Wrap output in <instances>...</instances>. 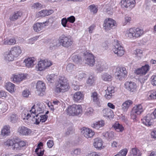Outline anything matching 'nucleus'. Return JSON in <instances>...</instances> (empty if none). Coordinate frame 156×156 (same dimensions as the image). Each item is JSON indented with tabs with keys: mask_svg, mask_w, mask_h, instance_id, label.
<instances>
[{
	"mask_svg": "<svg viewBox=\"0 0 156 156\" xmlns=\"http://www.w3.org/2000/svg\"><path fill=\"white\" fill-rule=\"evenodd\" d=\"M144 111L141 104L136 105L133 107L131 114V118L134 121L136 120L138 115L140 114Z\"/></svg>",
	"mask_w": 156,
	"mask_h": 156,
	"instance_id": "nucleus-7",
	"label": "nucleus"
},
{
	"mask_svg": "<svg viewBox=\"0 0 156 156\" xmlns=\"http://www.w3.org/2000/svg\"><path fill=\"white\" fill-rule=\"evenodd\" d=\"M112 75L107 73H104L101 75V79L104 81H110L112 80Z\"/></svg>",
	"mask_w": 156,
	"mask_h": 156,
	"instance_id": "nucleus-37",
	"label": "nucleus"
},
{
	"mask_svg": "<svg viewBox=\"0 0 156 156\" xmlns=\"http://www.w3.org/2000/svg\"><path fill=\"white\" fill-rule=\"evenodd\" d=\"M14 146L13 147V149L14 150H20V147L19 146V144L18 142V140L16 139L15 141L14 144Z\"/></svg>",
	"mask_w": 156,
	"mask_h": 156,
	"instance_id": "nucleus-59",
	"label": "nucleus"
},
{
	"mask_svg": "<svg viewBox=\"0 0 156 156\" xmlns=\"http://www.w3.org/2000/svg\"><path fill=\"white\" fill-rule=\"evenodd\" d=\"M22 13L21 12L17 11L15 12L12 15L10 16L9 19L12 21H14L18 19L22 16Z\"/></svg>",
	"mask_w": 156,
	"mask_h": 156,
	"instance_id": "nucleus-36",
	"label": "nucleus"
},
{
	"mask_svg": "<svg viewBox=\"0 0 156 156\" xmlns=\"http://www.w3.org/2000/svg\"><path fill=\"white\" fill-rule=\"evenodd\" d=\"M15 140H15V139H13L8 140L6 141V143L9 146H12L14 145Z\"/></svg>",
	"mask_w": 156,
	"mask_h": 156,
	"instance_id": "nucleus-57",
	"label": "nucleus"
},
{
	"mask_svg": "<svg viewBox=\"0 0 156 156\" xmlns=\"http://www.w3.org/2000/svg\"><path fill=\"white\" fill-rule=\"evenodd\" d=\"M102 113L104 116L109 117L112 115L113 112L111 109L107 108L103 110Z\"/></svg>",
	"mask_w": 156,
	"mask_h": 156,
	"instance_id": "nucleus-39",
	"label": "nucleus"
},
{
	"mask_svg": "<svg viewBox=\"0 0 156 156\" xmlns=\"http://www.w3.org/2000/svg\"><path fill=\"white\" fill-rule=\"evenodd\" d=\"M113 73H114V75L115 78L119 80H122L124 79L126 76L127 75L124 74H122L121 73H119L115 71H111Z\"/></svg>",
	"mask_w": 156,
	"mask_h": 156,
	"instance_id": "nucleus-35",
	"label": "nucleus"
},
{
	"mask_svg": "<svg viewBox=\"0 0 156 156\" xmlns=\"http://www.w3.org/2000/svg\"><path fill=\"white\" fill-rule=\"evenodd\" d=\"M44 62V66L45 67V69H48L49 67L52 65V62L50 60L47 59L43 60Z\"/></svg>",
	"mask_w": 156,
	"mask_h": 156,
	"instance_id": "nucleus-48",
	"label": "nucleus"
},
{
	"mask_svg": "<svg viewBox=\"0 0 156 156\" xmlns=\"http://www.w3.org/2000/svg\"><path fill=\"white\" fill-rule=\"evenodd\" d=\"M113 48L112 51L118 56H121L124 54L125 50L123 47L120 44L119 41L115 40L112 43Z\"/></svg>",
	"mask_w": 156,
	"mask_h": 156,
	"instance_id": "nucleus-5",
	"label": "nucleus"
},
{
	"mask_svg": "<svg viewBox=\"0 0 156 156\" xmlns=\"http://www.w3.org/2000/svg\"><path fill=\"white\" fill-rule=\"evenodd\" d=\"M127 151V150L126 149H123L114 156H126Z\"/></svg>",
	"mask_w": 156,
	"mask_h": 156,
	"instance_id": "nucleus-51",
	"label": "nucleus"
},
{
	"mask_svg": "<svg viewBox=\"0 0 156 156\" xmlns=\"http://www.w3.org/2000/svg\"><path fill=\"white\" fill-rule=\"evenodd\" d=\"M18 132L20 135L28 136L31 133V130L24 126L19 127L17 129Z\"/></svg>",
	"mask_w": 156,
	"mask_h": 156,
	"instance_id": "nucleus-18",
	"label": "nucleus"
},
{
	"mask_svg": "<svg viewBox=\"0 0 156 156\" xmlns=\"http://www.w3.org/2000/svg\"><path fill=\"white\" fill-rule=\"evenodd\" d=\"M150 66L148 65H146L142 67L136 69L135 73L137 74L140 75H145L149 71Z\"/></svg>",
	"mask_w": 156,
	"mask_h": 156,
	"instance_id": "nucleus-19",
	"label": "nucleus"
},
{
	"mask_svg": "<svg viewBox=\"0 0 156 156\" xmlns=\"http://www.w3.org/2000/svg\"><path fill=\"white\" fill-rule=\"evenodd\" d=\"M105 123V122L103 120H101L94 122L91 124V126L93 128L98 129L104 126Z\"/></svg>",
	"mask_w": 156,
	"mask_h": 156,
	"instance_id": "nucleus-25",
	"label": "nucleus"
},
{
	"mask_svg": "<svg viewBox=\"0 0 156 156\" xmlns=\"http://www.w3.org/2000/svg\"><path fill=\"white\" fill-rule=\"evenodd\" d=\"M58 43V42L57 40H53L50 44V48L53 49V47H56L57 46Z\"/></svg>",
	"mask_w": 156,
	"mask_h": 156,
	"instance_id": "nucleus-52",
	"label": "nucleus"
},
{
	"mask_svg": "<svg viewBox=\"0 0 156 156\" xmlns=\"http://www.w3.org/2000/svg\"><path fill=\"white\" fill-rule=\"evenodd\" d=\"M5 59L7 61H12L16 58L12 54L10 51L6 52L4 54Z\"/></svg>",
	"mask_w": 156,
	"mask_h": 156,
	"instance_id": "nucleus-30",
	"label": "nucleus"
},
{
	"mask_svg": "<svg viewBox=\"0 0 156 156\" xmlns=\"http://www.w3.org/2000/svg\"><path fill=\"white\" fill-rule=\"evenodd\" d=\"M61 24L62 26L64 27H67L69 28V26L67 25L68 22L67 19L66 18H63L61 20Z\"/></svg>",
	"mask_w": 156,
	"mask_h": 156,
	"instance_id": "nucleus-53",
	"label": "nucleus"
},
{
	"mask_svg": "<svg viewBox=\"0 0 156 156\" xmlns=\"http://www.w3.org/2000/svg\"><path fill=\"white\" fill-rule=\"evenodd\" d=\"M131 18L128 16H126L124 18V21L123 23V25H125L129 23L131 20Z\"/></svg>",
	"mask_w": 156,
	"mask_h": 156,
	"instance_id": "nucleus-56",
	"label": "nucleus"
},
{
	"mask_svg": "<svg viewBox=\"0 0 156 156\" xmlns=\"http://www.w3.org/2000/svg\"><path fill=\"white\" fill-rule=\"evenodd\" d=\"M30 94V93L28 89L24 90L22 93L23 96L25 98H27L29 95Z\"/></svg>",
	"mask_w": 156,
	"mask_h": 156,
	"instance_id": "nucleus-54",
	"label": "nucleus"
},
{
	"mask_svg": "<svg viewBox=\"0 0 156 156\" xmlns=\"http://www.w3.org/2000/svg\"><path fill=\"white\" fill-rule=\"evenodd\" d=\"M133 55L137 60H140L143 56V51L140 49H136L133 51Z\"/></svg>",
	"mask_w": 156,
	"mask_h": 156,
	"instance_id": "nucleus-31",
	"label": "nucleus"
},
{
	"mask_svg": "<svg viewBox=\"0 0 156 156\" xmlns=\"http://www.w3.org/2000/svg\"><path fill=\"white\" fill-rule=\"evenodd\" d=\"M95 27V26L94 24H92L88 28V31L89 33L90 34L92 33Z\"/></svg>",
	"mask_w": 156,
	"mask_h": 156,
	"instance_id": "nucleus-61",
	"label": "nucleus"
},
{
	"mask_svg": "<svg viewBox=\"0 0 156 156\" xmlns=\"http://www.w3.org/2000/svg\"><path fill=\"white\" fill-rule=\"evenodd\" d=\"M81 152V150L80 149H76L73 151V156H76L79 154Z\"/></svg>",
	"mask_w": 156,
	"mask_h": 156,
	"instance_id": "nucleus-64",
	"label": "nucleus"
},
{
	"mask_svg": "<svg viewBox=\"0 0 156 156\" xmlns=\"http://www.w3.org/2000/svg\"><path fill=\"white\" fill-rule=\"evenodd\" d=\"M133 101L130 100L126 101L122 104V109L124 112H126L128 109L132 105Z\"/></svg>",
	"mask_w": 156,
	"mask_h": 156,
	"instance_id": "nucleus-28",
	"label": "nucleus"
},
{
	"mask_svg": "<svg viewBox=\"0 0 156 156\" xmlns=\"http://www.w3.org/2000/svg\"><path fill=\"white\" fill-rule=\"evenodd\" d=\"M143 30L139 28H131L127 29L124 32L125 37L129 39H135L143 35Z\"/></svg>",
	"mask_w": 156,
	"mask_h": 156,
	"instance_id": "nucleus-2",
	"label": "nucleus"
},
{
	"mask_svg": "<svg viewBox=\"0 0 156 156\" xmlns=\"http://www.w3.org/2000/svg\"><path fill=\"white\" fill-rule=\"evenodd\" d=\"M154 119L152 115L148 114L142 119V122L145 125L150 126L151 125Z\"/></svg>",
	"mask_w": 156,
	"mask_h": 156,
	"instance_id": "nucleus-15",
	"label": "nucleus"
},
{
	"mask_svg": "<svg viewBox=\"0 0 156 156\" xmlns=\"http://www.w3.org/2000/svg\"><path fill=\"white\" fill-rule=\"evenodd\" d=\"M96 68L99 72L104 71L108 69V66L103 60L98 59L96 61Z\"/></svg>",
	"mask_w": 156,
	"mask_h": 156,
	"instance_id": "nucleus-12",
	"label": "nucleus"
},
{
	"mask_svg": "<svg viewBox=\"0 0 156 156\" xmlns=\"http://www.w3.org/2000/svg\"><path fill=\"white\" fill-rule=\"evenodd\" d=\"M91 101L94 104L99 106L100 104V97L98 93L96 92H94L91 93Z\"/></svg>",
	"mask_w": 156,
	"mask_h": 156,
	"instance_id": "nucleus-17",
	"label": "nucleus"
},
{
	"mask_svg": "<svg viewBox=\"0 0 156 156\" xmlns=\"http://www.w3.org/2000/svg\"><path fill=\"white\" fill-rule=\"evenodd\" d=\"M16 41L14 38H11L10 39L5 38L3 41L4 45H13L16 43Z\"/></svg>",
	"mask_w": 156,
	"mask_h": 156,
	"instance_id": "nucleus-40",
	"label": "nucleus"
},
{
	"mask_svg": "<svg viewBox=\"0 0 156 156\" xmlns=\"http://www.w3.org/2000/svg\"><path fill=\"white\" fill-rule=\"evenodd\" d=\"M93 109L91 108H88L85 112V114L87 115H92L93 112Z\"/></svg>",
	"mask_w": 156,
	"mask_h": 156,
	"instance_id": "nucleus-55",
	"label": "nucleus"
},
{
	"mask_svg": "<svg viewBox=\"0 0 156 156\" xmlns=\"http://www.w3.org/2000/svg\"><path fill=\"white\" fill-rule=\"evenodd\" d=\"M124 85L126 89L130 92H135L137 90V85L134 82L126 81Z\"/></svg>",
	"mask_w": 156,
	"mask_h": 156,
	"instance_id": "nucleus-13",
	"label": "nucleus"
},
{
	"mask_svg": "<svg viewBox=\"0 0 156 156\" xmlns=\"http://www.w3.org/2000/svg\"><path fill=\"white\" fill-rule=\"evenodd\" d=\"M69 88V85L66 79L64 77H61L56 86L55 91L57 93L65 92L68 90Z\"/></svg>",
	"mask_w": 156,
	"mask_h": 156,
	"instance_id": "nucleus-3",
	"label": "nucleus"
},
{
	"mask_svg": "<svg viewBox=\"0 0 156 156\" xmlns=\"http://www.w3.org/2000/svg\"><path fill=\"white\" fill-rule=\"evenodd\" d=\"M103 142L102 140L99 137H97L94 140L93 146L97 150H100L102 149Z\"/></svg>",
	"mask_w": 156,
	"mask_h": 156,
	"instance_id": "nucleus-22",
	"label": "nucleus"
},
{
	"mask_svg": "<svg viewBox=\"0 0 156 156\" xmlns=\"http://www.w3.org/2000/svg\"><path fill=\"white\" fill-rule=\"evenodd\" d=\"M151 83L153 86H156V76H152L151 78Z\"/></svg>",
	"mask_w": 156,
	"mask_h": 156,
	"instance_id": "nucleus-60",
	"label": "nucleus"
},
{
	"mask_svg": "<svg viewBox=\"0 0 156 156\" xmlns=\"http://www.w3.org/2000/svg\"><path fill=\"white\" fill-rule=\"evenodd\" d=\"M135 4V0H122L121 1L122 7L128 9V10H130L133 8Z\"/></svg>",
	"mask_w": 156,
	"mask_h": 156,
	"instance_id": "nucleus-11",
	"label": "nucleus"
},
{
	"mask_svg": "<svg viewBox=\"0 0 156 156\" xmlns=\"http://www.w3.org/2000/svg\"><path fill=\"white\" fill-rule=\"evenodd\" d=\"M72 59L73 62L76 63H78L81 60V58L80 55H73L72 57Z\"/></svg>",
	"mask_w": 156,
	"mask_h": 156,
	"instance_id": "nucleus-45",
	"label": "nucleus"
},
{
	"mask_svg": "<svg viewBox=\"0 0 156 156\" xmlns=\"http://www.w3.org/2000/svg\"><path fill=\"white\" fill-rule=\"evenodd\" d=\"M28 75L26 73H16L13 74L11 77V81L14 83H20L22 81L26 80Z\"/></svg>",
	"mask_w": 156,
	"mask_h": 156,
	"instance_id": "nucleus-6",
	"label": "nucleus"
},
{
	"mask_svg": "<svg viewBox=\"0 0 156 156\" xmlns=\"http://www.w3.org/2000/svg\"><path fill=\"white\" fill-rule=\"evenodd\" d=\"M116 23L115 20L110 18H107L104 22L103 26L104 29L108 31L116 26Z\"/></svg>",
	"mask_w": 156,
	"mask_h": 156,
	"instance_id": "nucleus-10",
	"label": "nucleus"
},
{
	"mask_svg": "<svg viewBox=\"0 0 156 156\" xmlns=\"http://www.w3.org/2000/svg\"><path fill=\"white\" fill-rule=\"evenodd\" d=\"M19 116L16 113H12L8 116V120L12 123H15L17 122L19 119Z\"/></svg>",
	"mask_w": 156,
	"mask_h": 156,
	"instance_id": "nucleus-29",
	"label": "nucleus"
},
{
	"mask_svg": "<svg viewBox=\"0 0 156 156\" xmlns=\"http://www.w3.org/2000/svg\"><path fill=\"white\" fill-rule=\"evenodd\" d=\"M105 91L106 94L105 95V98L107 99H110L112 98V94L115 92L114 87L112 86L109 87H107Z\"/></svg>",
	"mask_w": 156,
	"mask_h": 156,
	"instance_id": "nucleus-27",
	"label": "nucleus"
},
{
	"mask_svg": "<svg viewBox=\"0 0 156 156\" xmlns=\"http://www.w3.org/2000/svg\"><path fill=\"white\" fill-rule=\"evenodd\" d=\"M43 60H41L39 62L36 67L37 70L40 71H42L45 70V68Z\"/></svg>",
	"mask_w": 156,
	"mask_h": 156,
	"instance_id": "nucleus-42",
	"label": "nucleus"
},
{
	"mask_svg": "<svg viewBox=\"0 0 156 156\" xmlns=\"http://www.w3.org/2000/svg\"><path fill=\"white\" fill-rule=\"evenodd\" d=\"M48 25V22L47 21L41 23H37L34 25L33 29L35 31L38 32L41 30L45 26Z\"/></svg>",
	"mask_w": 156,
	"mask_h": 156,
	"instance_id": "nucleus-20",
	"label": "nucleus"
},
{
	"mask_svg": "<svg viewBox=\"0 0 156 156\" xmlns=\"http://www.w3.org/2000/svg\"><path fill=\"white\" fill-rule=\"evenodd\" d=\"M74 67L75 66L73 64H69L66 66V71L68 72H71L73 70Z\"/></svg>",
	"mask_w": 156,
	"mask_h": 156,
	"instance_id": "nucleus-50",
	"label": "nucleus"
},
{
	"mask_svg": "<svg viewBox=\"0 0 156 156\" xmlns=\"http://www.w3.org/2000/svg\"><path fill=\"white\" fill-rule=\"evenodd\" d=\"M81 133L84 136H93L95 135L94 132L92 129L85 127L81 128Z\"/></svg>",
	"mask_w": 156,
	"mask_h": 156,
	"instance_id": "nucleus-16",
	"label": "nucleus"
},
{
	"mask_svg": "<svg viewBox=\"0 0 156 156\" xmlns=\"http://www.w3.org/2000/svg\"><path fill=\"white\" fill-rule=\"evenodd\" d=\"M12 54L16 58L22 53V50L20 47L19 46L13 47L10 50Z\"/></svg>",
	"mask_w": 156,
	"mask_h": 156,
	"instance_id": "nucleus-21",
	"label": "nucleus"
},
{
	"mask_svg": "<svg viewBox=\"0 0 156 156\" xmlns=\"http://www.w3.org/2000/svg\"><path fill=\"white\" fill-rule=\"evenodd\" d=\"M88 9L90 11L93 13H96L98 10L97 7L94 4L90 5L88 7Z\"/></svg>",
	"mask_w": 156,
	"mask_h": 156,
	"instance_id": "nucleus-46",
	"label": "nucleus"
},
{
	"mask_svg": "<svg viewBox=\"0 0 156 156\" xmlns=\"http://www.w3.org/2000/svg\"><path fill=\"white\" fill-rule=\"evenodd\" d=\"M10 127L9 126H5L2 129L1 134L3 136H9L10 133Z\"/></svg>",
	"mask_w": 156,
	"mask_h": 156,
	"instance_id": "nucleus-33",
	"label": "nucleus"
},
{
	"mask_svg": "<svg viewBox=\"0 0 156 156\" xmlns=\"http://www.w3.org/2000/svg\"><path fill=\"white\" fill-rule=\"evenodd\" d=\"M36 89L37 91H44L46 89L45 84L41 81H38L36 84Z\"/></svg>",
	"mask_w": 156,
	"mask_h": 156,
	"instance_id": "nucleus-32",
	"label": "nucleus"
},
{
	"mask_svg": "<svg viewBox=\"0 0 156 156\" xmlns=\"http://www.w3.org/2000/svg\"><path fill=\"white\" fill-rule=\"evenodd\" d=\"M39 37V36H36L33 37L28 39L26 41V42L28 44H32L38 39Z\"/></svg>",
	"mask_w": 156,
	"mask_h": 156,
	"instance_id": "nucleus-47",
	"label": "nucleus"
},
{
	"mask_svg": "<svg viewBox=\"0 0 156 156\" xmlns=\"http://www.w3.org/2000/svg\"><path fill=\"white\" fill-rule=\"evenodd\" d=\"M15 86V85L12 83L10 82H8L5 83V89L8 91L12 93L14 92Z\"/></svg>",
	"mask_w": 156,
	"mask_h": 156,
	"instance_id": "nucleus-34",
	"label": "nucleus"
},
{
	"mask_svg": "<svg viewBox=\"0 0 156 156\" xmlns=\"http://www.w3.org/2000/svg\"><path fill=\"white\" fill-rule=\"evenodd\" d=\"M18 143L19 144V146H20V149L22 148V147H23L25 146L26 145V142L25 141H18Z\"/></svg>",
	"mask_w": 156,
	"mask_h": 156,
	"instance_id": "nucleus-62",
	"label": "nucleus"
},
{
	"mask_svg": "<svg viewBox=\"0 0 156 156\" xmlns=\"http://www.w3.org/2000/svg\"><path fill=\"white\" fill-rule=\"evenodd\" d=\"M95 78L92 76H90L87 80V83L90 86L93 85L95 81Z\"/></svg>",
	"mask_w": 156,
	"mask_h": 156,
	"instance_id": "nucleus-44",
	"label": "nucleus"
},
{
	"mask_svg": "<svg viewBox=\"0 0 156 156\" xmlns=\"http://www.w3.org/2000/svg\"><path fill=\"white\" fill-rule=\"evenodd\" d=\"M57 77V76L55 75L54 74H51L48 75L46 76V78L48 81L51 83L52 81L56 78Z\"/></svg>",
	"mask_w": 156,
	"mask_h": 156,
	"instance_id": "nucleus-49",
	"label": "nucleus"
},
{
	"mask_svg": "<svg viewBox=\"0 0 156 156\" xmlns=\"http://www.w3.org/2000/svg\"><path fill=\"white\" fill-rule=\"evenodd\" d=\"M147 96L149 100L156 99V90L149 92L148 93Z\"/></svg>",
	"mask_w": 156,
	"mask_h": 156,
	"instance_id": "nucleus-43",
	"label": "nucleus"
},
{
	"mask_svg": "<svg viewBox=\"0 0 156 156\" xmlns=\"http://www.w3.org/2000/svg\"><path fill=\"white\" fill-rule=\"evenodd\" d=\"M45 105L43 104L38 103L35 104L32 107L29 112L27 114L24 119L28 120L32 118L34 123L38 124L40 122H45L47 120L48 116L46 115H41L44 112Z\"/></svg>",
	"mask_w": 156,
	"mask_h": 156,
	"instance_id": "nucleus-1",
	"label": "nucleus"
},
{
	"mask_svg": "<svg viewBox=\"0 0 156 156\" xmlns=\"http://www.w3.org/2000/svg\"><path fill=\"white\" fill-rule=\"evenodd\" d=\"M111 70L117 71L122 74H124L127 75V72L126 69L125 67H119L112 66L111 68Z\"/></svg>",
	"mask_w": 156,
	"mask_h": 156,
	"instance_id": "nucleus-26",
	"label": "nucleus"
},
{
	"mask_svg": "<svg viewBox=\"0 0 156 156\" xmlns=\"http://www.w3.org/2000/svg\"><path fill=\"white\" fill-rule=\"evenodd\" d=\"M85 63L90 66H93L95 64V57L93 55L85 52L84 53Z\"/></svg>",
	"mask_w": 156,
	"mask_h": 156,
	"instance_id": "nucleus-9",
	"label": "nucleus"
},
{
	"mask_svg": "<svg viewBox=\"0 0 156 156\" xmlns=\"http://www.w3.org/2000/svg\"><path fill=\"white\" fill-rule=\"evenodd\" d=\"M53 12V11L52 10H43L37 12L36 15L37 18L40 17L50 15Z\"/></svg>",
	"mask_w": 156,
	"mask_h": 156,
	"instance_id": "nucleus-24",
	"label": "nucleus"
},
{
	"mask_svg": "<svg viewBox=\"0 0 156 156\" xmlns=\"http://www.w3.org/2000/svg\"><path fill=\"white\" fill-rule=\"evenodd\" d=\"M66 111L69 115L73 116H78L81 114L82 107L81 105L74 104L68 107Z\"/></svg>",
	"mask_w": 156,
	"mask_h": 156,
	"instance_id": "nucleus-4",
	"label": "nucleus"
},
{
	"mask_svg": "<svg viewBox=\"0 0 156 156\" xmlns=\"http://www.w3.org/2000/svg\"><path fill=\"white\" fill-rule=\"evenodd\" d=\"M59 42L63 47H68L72 44L73 41L69 37L62 35L59 38Z\"/></svg>",
	"mask_w": 156,
	"mask_h": 156,
	"instance_id": "nucleus-8",
	"label": "nucleus"
},
{
	"mask_svg": "<svg viewBox=\"0 0 156 156\" xmlns=\"http://www.w3.org/2000/svg\"><path fill=\"white\" fill-rule=\"evenodd\" d=\"M67 19L68 20V21H69L72 23H73L75 20V18L73 16H71L68 17Z\"/></svg>",
	"mask_w": 156,
	"mask_h": 156,
	"instance_id": "nucleus-63",
	"label": "nucleus"
},
{
	"mask_svg": "<svg viewBox=\"0 0 156 156\" xmlns=\"http://www.w3.org/2000/svg\"><path fill=\"white\" fill-rule=\"evenodd\" d=\"M42 6L41 4L38 2H37L34 4L32 7L34 8L38 9L41 8Z\"/></svg>",
	"mask_w": 156,
	"mask_h": 156,
	"instance_id": "nucleus-58",
	"label": "nucleus"
},
{
	"mask_svg": "<svg viewBox=\"0 0 156 156\" xmlns=\"http://www.w3.org/2000/svg\"><path fill=\"white\" fill-rule=\"evenodd\" d=\"M114 129L117 132H122L124 129V128L122 126L119 124L118 122H116L113 125Z\"/></svg>",
	"mask_w": 156,
	"mask_h": 156,
	"instance_id": "nucleus-41",
	"label": "nucleus"
},
{
	"mask_svg": "<svg viewBox=\"0 0 156 156\" xmlns=\"http://www.w3.org/2000/svg\"><path fill=\"white\" fill-rule=\"evenodd\" d=\"M35 59L34 57L28 58L23 61L26 66L28 68H31L34 65Z\"/></svg>",
	"mask_w": 156,
	"mask_h": 156,
	"instance_id": "nucleus-23",
	"label": "nucleus"
},
{
	"mask_svg": "<svg viewBox=\"0 0 156 156\" xmlns=\"http://www.w3.org/2000/svg\"><path fill=\"white\" fill-rule=\"evenodd\" d=\"M141 154L140 151L135 147L131 149L130 151V154L129 156H141Z\"/></svg>",
	"mask_w": 156,
	"mask_h": 156,
	"instance_id": "nucleus-38",
	"label": "nucleus"
},
{
	"mask_svg": "<svg viewBox=\"0 0 156 156\" xmlns=\"http://www.w3.org/2000/svg\"><path fill=\"white\" fill-rule=\"evenodd\" d=\"M84 95L83 93L80 91L75 93L73 95V100L76 103H80L83 100Z\"/></svg>",
	"mask_w": 156,
	"mask_h": 156,
	"instance_id": "nucleus-14",
	"label": "nucleus"
}]
</instances>
